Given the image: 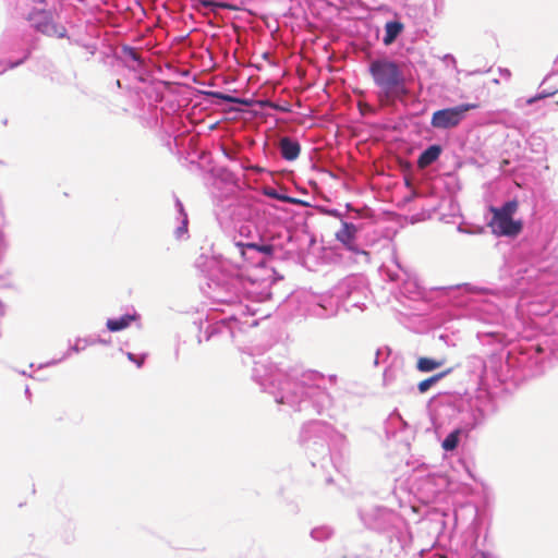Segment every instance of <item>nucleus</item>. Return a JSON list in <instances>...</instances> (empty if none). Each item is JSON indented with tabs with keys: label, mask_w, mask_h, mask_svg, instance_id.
<instances>
[{
	"label": "nucleus",
	"mask_w": 558,
	"mask_h": 558,
	"mask_svg": "<svg viewBox=\"0 0 558 558\" xmlns=\"http://www.w3.org/2000/svg\"><path fill=\"white\" fill-rule=\"evenodd\" d=\"M283 203H288V204L307 205V203H306V202L301 201V199L295 198V197H292V196H290V199H284V202H283Z\"/></svg>",
	"instance_id": "39"
},
{
	"label": "nucleus",
	"mask_w": 558,
	"mask_h": 558,
	"mask_svg": "<svg viewBox=\"0 0 558 558\" xmlns=\"http://www.w3.org/2000/svg\"><path fill=\"white\" fill-rule=\"evenodd\" d=\"M554 63H555L556 66H558V56L556 57Z\"/></svg>",
	"instance_id": "49"
},
{
	"label": "nucleus",
	"mask_w": 558,
	"mask_h": 558,
	"mask_svg": "<svg viewBox=\"0 0 558 558\" xmlns=\"http://www.w3.org/2000/svg\"><path fill=\"white\" fill-rule=\"evenodd\" d=\"M544 361V350L539 345L535 344H529L521 348L517 356H514V351H510L507 357V363L510 366H518L524 369L529 375H534L541 372Z\"/></svg>",
	"instance_id": "13"
},
{
	"label": "nucleus",
	"mask_w": 558,
	"mask_h": 558,
	"mask_svg": "<svg viewBox=\"0 0 558 558\" xmlns=\"http://www.w3.org/2000/svg\"><path fill=\"white\" fill-rule=\"evenodd\" d=\"M222 150H223V155H225L228 159H230V160H232V159H233V156L231 155V153H230V151H228L226 148H222Z\"/></svg>",
	"instance_id": "45"
},
{
	"label": "nucleus",
	"mask_w": 558,
	"mask_h": 558,
	"mask_svg": "<svg viewBox=\"0 0 558 558\" xmlns=\"http://www.w3.org/2000/svg\"><path fill=\"white\" fill-rule=\"evenodd\" d=\"M228 254L221 255V267L223 270L209 277V296L216 304L231 306L230 313L220 310V314L207 316L204 337L198 336V343L209 341L216 337L230 340L242 352L253 355L250 348L245 347L248 332L258 325V320L252 318L256 310L243 304V274L240 267H233L227 260Z\"/></svg>",
	"instance_id": "2"
},
{
	"label": "nucleus",
	"mask_w": 558,
	"mask_h": 558,
	"mask_svg": "<svg viewBox=\"0 0 558 558\" xmlns=\"http://www.w3.org/2000/svg\"><path fill=\"white\" fill-rule=\"evenodd\" d=\"M357 230L359 229L354 223L342 220L341 228L335 234L336 240L339 241L347 250L355 254H365V252L360 250L355 243Z\"/></svg>",
	"instance_id": "17"
},
{
	"label": "nucleus",
	"mask_w": 558,
	"mask_h": 558,
	"mask_svg": "<svg viewBox=\"0 0 558 558\" xmlns=\"http://www.w3.org/2000/svg\"><path fill=\"white\" fill-rule=\"evenodd\" d=\"M482 344H494L502 341L504 335L497 329L480 330L476 333Z\"/></svg>",
	"instance_id": "26"
},
{
	"label": "nucleus",
	"mask_w": 558,
	"mask_h": 558,
	"mask_svg": "<svg viewBox=\"0 0 558 558\" xmlns=\"http://www.w3.org/2000/svg\"><path fill=\"white\" fill-rule=\"evenodd\" d=\"M3 278H4V276L2 274H0V279H3Z\"/></svg>",
	"instance_id": "53"
},
{
	"label": "nucleus",
	"mask_w": 558,
	"mask_h": 558,
	"mask_svg": "<svg viewBox=\"0 0 558 558\" xmlns=\"http://www.w3.org/2000/svg\"><path fill=\"white\" fill-rule=\"evenodd\" d=\"M265 194L267 196H269L270 198H274V199H277V201H280V202H284V199H290L289 195L283 194V193L277 191L276 189H272V187H268L265 191Z\"/></svg>",
	"instance_id": "32"
},
{
	"label": "nucleus",
	"mask_w": 558,
	"mask_h": 558,
	"mask_svg": "<svg viewBox=\"0 0 558 558\" xmlns=\"http://www.w3.org/2000/svg\"><path fill=\"white\" fill-rule=\"evenodd\" d=\"M403 31V24L397 20L388 21L385 25V35L383 41L385 45H391Z\"/></svg>",
	"instance_id": "25"
},
{
	"label": "nucleus",
	"mask_w": 558,
	"mask_h": 558,
	"mask_svg": "<svg viewBox=\"0 0 558 558\" xmlns=\"http://www.w3.org/2000/svg\"><path fill=\"white\" fill-rule=\"evenodd\" d=\"M335 534V531L329 525H319L311 530L310 536L316 542H325L330 539Z\"/></svg>",
	"instance_id": "29"
},
{
	"label": "nucleus",
	"mask_w": 558,
	"mask_h": 558,
	"mask_svg": "<svg viewBox=\"0 0 558 558\" xmlns=\"http://www.w3.org/2000/svg\"><path fill=\"white\" fill-rule=\"evenodd\" d=\"M174 206H175V210L179 215L178 218L180 219V225L174 230V235L177 239H181V238H183L184 234L187 233L189 218H187V214L185 213L183 203L178 197H175Z\"/></svg>",
	"instance_id": "24"
},
{
	"label": "nucleus",
	"mask_w": 558,
	"mask_h": 558,
	"mask_svg": "<svg viewBox=\"0 0 558 558\" xmlns=\"http://www.w3.org/2000/svg\"><path fill=\"white\" fill-rule=\"evenodd\" d=\"M390 381H391L390 371L388 368H386L384 372V385L388 386L390 384Z\"/></svg>",
	"instance_id": "40"
},
{
	"label": "nucleus",
	"mask_w": 558,
	"mask_h": 558,
	"mask_svg": "<svg viewBox=\"0 0 558 558\" xmlns=\"http://www.w3.org/2000/svg\"><path fill=\"white\" fill-rule=\"evenodd\" d=\"M529 144L533 147L532 149L535 151H542L544 149V144L541 137L531 136L529 140Z\"/></svg>",
	"instance_id": "35"
},
{
	"label": "nucleus",
	"mask_w": 558,
	"mask_h": 558,
	"mask_svg": "<svg viewBox=\"0 0 558 558\" xmlns=\"http://www.w3.org/2000/svg\"><path fill=\"white\" fill-rule=\"evenodd\" d=\"M457 230L461 233H471L469 230H466L462 225H459Z\"/></svg>",
	"instance_id": "44"
},
{
	"label": "nucleus",
	"mask_w": 558,
	"mask_h": 558,
	"mask_svg": "<svg viewBox=\"0 0 558 558\" xmlns=\"http://www.w3.org/2000/svg\"><path fill=\"white\" fill-rule=\"evenodd\" d=\"M326 213H327V215H329L333 218H339L342 220V213L339 209L330 208V209H327Z\"/></svg>",
	"instance_id": "38"
},
{
	"label": "nucleus",
	"mask_w": 558,
	"mask_h": 558,
	"mask_svg": "<svg viewBox=\"0 0 558 558\" xmlns=\"http://www.w3.org/2000/svg\"><path fill=\"white\" fill-rule=\"evenodd\" d=\"M116 84L120 87V84H121V83H120V80H117V81H116Z\"/></svg>",
	"instance_id": "51"
},
{
	"label": "nucleus",
	"mask_w": 558,
	"mask_h": 558,
	"mask_svg": "<svg viewBox=\"0 0 558 558\" xmlns=\"http://www.w3.org/2000/svg\"><path fill=\"white\" fill-rule=\"evenodd\" d=\"M111 343L110 339H104L100 337L88 336L85 338H76L75 343L71 344L68 349L69 353H80L86 349V347L102 344L109 345Z\"/></svg>",
	"instance_id": "22"
},
{
	"label": "nucleus",
	"mask_w": 558,
	"mask_h": 558,
	"mask_svg": "<svg viewBox=\"0 0 558 558\" xmlns=\"http://www.w3.org/2000/svg\"><path fill=\"white\" fill-rule=\"evenodd\" d=\"M202 331H203V323L201 322L199 323V332H202Z\"/></svg>",
	"instance_id": "50"
},
{
	"label": "nucleus",
	"mask_w": 558,
	"mask_h": 558,
	"mask_svg": "<svg viewBox=\"0 0 558 558\" xmlns=\"http://www.w3.org/2000/svg\"><path fill=\"white\" fill-rule=\"evenodd\" d=\"M518 208L515 199L505 202L500 207H490L493 217L489 227L498 236H517L522 231L521 220H514L513 215Z\"/></svg>",
	"instance_id": "10"
},
{
	"label": "nucleus",
	"mask_w": 558,
	"mask_h": 558,
	"mask_svg": "<svg viewBox=\"0 0 558 558\" xmlns=\"http://www.w3.org/2000/svg\"><path fill=\"white\" fill-rule=\"evenodd\" d=\"M4 315V305L3 303L0 301V317Z\"/></svg>",
	"instance_id": "46"
},
{
	"label": "nucleus",
	"mask_w": 558,
	"mask_h": 558,
	"mask_svg": "<svg viewBox=\"0 0 558 558\" xmlns=\"http://www.w3.org/2000/svg\"><path fill=\"white\" fill-rule=\"evenodd\" d=\"M442 153V147L439 144H432L427 146L418 156L417 165L420 168H427L436 162Z\"/></svg>",
	"instance_id": "21"
},
{
	"label": "nucleus",
	"mask_w": 558,
	"mask_h": 558,
	"mask_svg": "<svg viewBox=\"0 0 558 558\" xmlns=\"http://www.w3.org/2000/svg\"><path fill=\"white\" fill-rule=\"evenodd\" d=\"M70 355L71 354L69 353V351H66L60 359H52V360L47 361L45 363H40L37 366V369H44V368H47V367L54 366V365L61 363L62 361L66 360Z\"/></svg>",
	"instance_id": "33"
},
{
	"label": "nucleus",
	"mask_w": 558,
	"mask_h": 558,
	"mask_svg": "<svg viewBox=\"0 0 558 558\" xmlns=\"http://www.w3.org/2000/svg\"><path fill=\"white\" fill-rule=\"evenodd\" d=\"M209 95L216 99H219V100L226 102V104L240 102V99L238 97L231 96V95L222 93V92H210Z\"/></svg>",
	"instance_id": "31"
},
{
	"label": "nucleus",
	"mask_w": 558,
	"mask_h": 558,
	"mask_svg": "<svg viewBox=\"0 0 558 558\" xmlns=\"http://www.w3.org/2000/svg\"><path fill=\"white\" fill-rule=\"evenodd\" d=\"M449 486V480L444 474L429 473L415 480L413 488L418 499L424 504L437 501Z\"/></svg>",
	"instance_id": "11"
},
{
	"label": "nucleus",
	"mask_w": 558,
	"mask_h": 558,
	"mask_svg": "<svg viewBox=\"0 0 558 558\" xmlns=\"http://www.w3.org/2000/svg\"><path fill=\"white\" fill-rule=\"evenodd\" d=\"M278 404L280 405V403H278ZM281 407H283V408H281V411H284V408H287V410H291V411H293L291 408H289V407H287V405L281 404Z\"/></svg>",
	"instance_id": "48"
},
{
	"label": "nucleus",
	"mask_w": 558,
	"mask_h": 558,
	"mask_svg": "<svg viewBox=\"0 0 558 558\" xmlns=\"http://www.w3.org/2000/svg\"><path fill=\"white\" fill-rule=\"evenodd\" d=\"M452 372V368H448L444 372L437 373L417 384V390L420 393L427 392L434 385H436L439 380L448 376Z\"/></svg>",
	"instance_id": "28"
},
{
	"label": "nucleus",
	"mask_w": 558,
	"mask_h": 558,
	"mask_svg": "<svg viewBox=\"0 0 558 558\" xmlns=\"http://www.w3.org/2000/svg\"><path fill=\"white\" fill-rule=\"evenodd\" d=\"M213 172L229 186L223 196H215V216L221 228L232 227L238 232L227 244V260L242 269L244 299L269 301L274 284L282 277L272 265L281 247L265 230L268 217L258 206L234 195L236 177L232 171L220 167Z\"/></svg>",
	"instance_id": "1"
},
{
	"label": "nucleus",
	"mask_w": 558,
	"mask_h": 558,
	"mask_svg": "<svg viewBox=\"0 0 558 558\" xmlns=\"http://www.w3.org/2000/svg\"><path fill=\"white\" fill-rule=\"evenodd\" d=\"M410 391H413L414 390V386L412 385L410 388H409Z\"/></svg>",
	"instance_id": "52"
},
{
	"label": "nucleus",
	"mask_w": 558,
	"mask_h": 558,
	"mask_svg": "<svg viewBox=\"0 0 558 558\" xmlns=\"http://www.w3.org/2000/svg\"><path fill=\"white\" fill-rule=\"evenodd\" d=\"M140 319L141 315L136 311H133L132 314L126 313L120 317L108 318L106 327L110 332H119L130 327L133 322Z\"/></svg>",
	"instance_id": "20"
},
{
	"label": "nucleus",
	"mask_w": 558,
	"mask_h": 558,
	"mask_svg": "<svg viewBox=\"0 0 558 558\" xmlns=\"http://www.w3.org/2000/svg\"><path fill=\"white\" fill-rule=\"evenodd\" d=\"M24 393H25V397L31 401L32 392H31V389L28 386L25 387Z\"/></svg>",
	"instance_id": "42"
},
{
	"label": "nucleus",
	"mask_w": 558,
	"mask_h": 558,
	"mask_svg": "<svg viewBox=\"0 0 558 558\" xmlns=\"http://www.w3.org/2000/svg\"><path fill=\"white\" fill-rule=\"evenodd\" d=\"M147 354L136 355L132 352L126 353V357L130 362L134 363L138 368L144 365Z\"/></svg>",
	"instance_id": "34"
},
{
	"label": "nucleus",
	"mask_w": 558,
	"mask_h": 558,
	"mask_svg": "<svg viewBox=\"0 0 558 558\" xmlns=\"http://www.w3.org/2000/svg\"><path fill=\"white\" fill-rule=\"evenodd\" d=\"M368 72L379 93L387 99H396L407 94V81L400 65L386 57L369 62Z\"/></svg>",
	"instance_id": "8"
},
{
	"label": "nucleus",
	"mask_w": 558,
	"mask_h": 558,
	"mask_svg": "<svg viewBox=\"0 0 558 558\" xmlns=\"http://www.w3.org/2000/svg\"><path fill=\"white\" fill-rule=\"evenodd\" d=\"M279 151L284 160L293 161L300 156L301 145L298 140L283 136L279 143Z\"/></svg>",
	"instance_id": "19"
},
{
	"label": "nucleus",
	"mask_w": 558,
	"mask_h": 558,
	"mask_svg": "<svg viewBox=\"0 0 558 558\" xmlns=\"http://www.w3.org/2000/svg\"><path fill=\"white\" fill-rule=\"evenodd\" d=\"M116 59L133 71H140L146 66L145 59L140 49L129 45L120 47L119 51L116 52Z\"/></svg>",
	"instance_id": "16"
},
{
	"label": "nucleus",
	"mask_w": 558,
	"mask_h": 558,
	"mask_svg": "<svg viewBox=\"0 0 558 558\" xmlns=\"http://www.w3.org/2000/svg\"><path fill=\"white\" fill-rule=\"evenodd\" d=\"M76 524L72 520H63L58 527V536L64 544H72L76 536Z\"/></svg>",
	"instance_id": "23"
},
{
	"label": "nucleus",
	"mask_w": 558,
	"mask_h": 558,
	"mask_svg": "<svg viewBox=\"0 0 558 558\" xmlns=\"http://www.w3.org/2000/svg\"><path fill=\"white\" fill-rule=\"evenodd\" d=\"M428 409L436 427L456 425L441 444L444 450L453 451L459 445L461 432L483 425L496 412V403L484 392H445L432 398Z\"/></svg>",
	"instance_id": "4"
},
{
	"label": "nucleus",
	"mask_w": 558,
	"mask_h": 558,
	"mask_svg": "<svg viewBox=\"0 0 558 558\" xmlns=\"http://www.w3.org/2000/svg\"><path fill=\"white\" fill-rule=\"evenodd\" d=\"M500 72H501V75L505 77H510V75H511L510 70H508V69H502V70H500Z\"/></svg>",
	"instance_id": "43"
},
{
	"label": "nucleus",
	"mask_w": 558,
	"mask_h": 558,
	"mask_svg": "<svg viewBox=\"0 0 558 558\" xmlns=\"http://www.w3.org/2000/svg\"><path fill=\"white\" fill-rule=\"evenodd\" d=\"M29 25L38 33L49 37L65 38L68 31L64 25L56 22V12L47 9H33L28 15Z\"/></svg>",
	"instance_id": "12"
},
{
	"label": "nucleus",
	"mask_w": 558,
	"mask_h": 558,
	"mask_svg": "<svg viewBox=\"0 0 558 558\" xmlns=\"http://www.w3.org/2000/svg\"><path fill=\"white\" fill-rule=\"evenodd\" d=\"M393 268L383 265L380 274L389 282H400L398 293L401 299L420 301L425 296L424 288L417 279L405 269L398 260L396 254L392 256Z\"/></svg>",
	"instance_id": "9"
},
{
	"label": "nucleus",
	"mask_w": 558,
	"mask_h": 558,
	"mask_svg": "<svg viewBox=\"0 0 558 558\" xmlns=\"http://www.w3.org/2000/svg\"><path fill=\"white\" fill-rule=\"evenodd\" d=\"M444 364L445 360H436L433 357L422 356L417 360L416 368L422 373H429L441 367Z\"/></svg>",
	"instance_id": "27"
},
{
	"label": "nucleus",
	"mask_w": 558,
	"mask_h": 558,
	"mask_svg": "<svg viewBox=\"0 0 558 558\" xmlns=\"http://www.w3.org/2000/svg\"><path fill=\"white\" fill-rule=\"evenodd\" d=\"M359 517L365 527L386 538L384 558H409L424 551L414 548L409 526L398 512L385 506H371L360 509Z\"/></svg>",
	"instance_id": "6"
},
{
	"label": "nucleus",
	"mask_w": 558,
	"mask_h": 558,
	"mask_svg": "<svg viewBox=\"0 0 558 558\" xmlns=\"http://www.w3.org/2000/svg\"><path fill=\"white\" fill-rule=\"evenodd\" d=\"M31 52L26 51L24 56L17 60L8 59L5 61H0V74L5 72L7 70L15 69L19 65L23 64L29 57Z\"/></svg>",
	"instance_id": "30"
},
{
	"label": "nucleus",
	"mask_w": 558,
	"mask_h": 558,
	"mask_svg": "<svg viewBox=\"0 0 558 558\" xmlns=\"http://www.w3.org/2000/svg\"><path fill=\"white\" fill-rule=\"evenodd\" d=\"M557 75H558V70L548 73L542 81L536 95L531 97L530 99H527L526 102L529 105H533L534 102H536L539 99H544V98L551 97V96L556 95L558 93V84L553 83V81Z\"/></svg>",
	"instance_id": "18"
},
{
	"label": "nucleus",
	"mask_w": 558,
	"mask_h": 558,
	"mask_svg": "<svg viewBox=\"0 0 558 558\" xmlns=\"http://www.w3.org/2000/svg\"><path fill=\"white\" fill-rule=\"evenodd\" d=\"M158 117H157V108L154 109V123L157 124Z\"/></svg>",
	"instance_id": "47"
},
{
	"label": "nucleus",
	"mask_w": 558,
	"mask_h": 558,
	"mask_svg": "<svg viewBox=\"0 0 558 558\" xmlns=\"http://www.w3.org/2000/svg\"><path fill=\"white\" fill-rule=\"evenodd\" d=\"M253 364L252 379L262 391L271 395L276 403L305 415H320L331 408L330 393L319 386L307 385L302 369L274 363L266 356H260Z\"/></svg>",
	"instance_id": "3"
},
{
	"label": "nucleus",
	"mask_w": 558,
	"mask_h": 558,
	"mask_svg": "<svg viewBox=\"0 0 558 558\" xmlns=\"http://www.w3.org/2000/svg\"><path fill=\"white\" fill-rule=\"evenodd\" d=\"M472 558H496V557L487 551L477 550L473 554Z\"/></svg>",
	"instance_id": "37"
},
{
	"label": "nucleus",
	"mask_w": 558,
	"mask_h": 558,
	"mask_svg": "<svg viewBox=\"0 0 558 558\" xmlns=\"http://www.w3.org/2000/svg\"><path fill=\"white\" fill-rule=\"evenodd\" d=\"M359 295L360 289L356 286V279L345 278L333 288L331 299H336L337 306L349 311L350 307H360Z\"/></svg>",
	"instance_id": "15"
},
{
	"label": "nucleus",
	"mask_w": 558,
	"mask_h": 558,
	"mask_svg": "<svg viewBox=\"0 0 558 558\" xmlns=\"http://www.w3.org/2000/svg\"><path fill=\"white\" fill-rule=\"evenodd\" d=\"M478 108L477 104L463 102L454 107L436 110L432 114L430 125L437 130H450L459 126L466 118V112Z\"/></svg>",
	"instance_id": "14"
},
{
	"label": "nucleus",
	"mask_w": 558,
	"mask_h": 558,
	"mask_svg": "<svg viewBox=\"0 0 558 558\" xmlns=\"http://www.w3.org/2000/svg\"><path fill=\"white\" fill-rule=\"evenodd\" d=\"M388 353H389V349L388 348L377 349L376 354H375V359H374V364L378 365L380 356L384 355V354L388 355Z\"/></svg>",
	"instance_id": "36"
},
{
	"label": "nucleus",
	"mask_w": 558,
	"mask_h": 558,
	"mask_svg": "<svg viewBox=\"0 0 558 558\" xmlns=\"http://www.w3.org/2000/svg\"><path fill=\"white\" fill-rule=\"evenodd\" d=\"M436 290L446 296L453 306L463 308L465 316L486 324H495L501 318V307L489 300V296L499 299V291L496 289L460 283L439 287Z\"/></svg>",
	"instance_id": "7"
},
{
	"label": "nucleus",
	"mask_w": 558,
	"mask_h": 558,
	"mask_svg": "<svg viewBox=\"0 0 558 558\" xmlns=\"http://www.w3.org/2000/svg\"><path fill=\"white\" fill-rule=\"evenodd\" d=\"M299 442L305 449L314 468L326 473V483H332L329 469L340 471L348 451V439L332 425L320 420H310L301 426Z\"/></svg>",
	"instance_id": "5"
},
{
	"label": "nucleus",
	"mask_w": 558,
	"mask_h": 558,
	"mask_svg": "<svg viewBox=\"0 0 558 558\" xmlns=\"http://www.w3.org/2000/svg\"><path fill=\"white\" fill-rule=\"evenodd\" d=\"M14 371L16 373H19L20 375H22V376H27L29 378H34V376L32 374L27 373L26 371H20V369H16V368H14Z\"/></svg>",
	"instance_id": "41"
}]
</instances>
